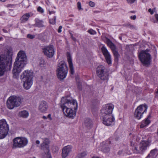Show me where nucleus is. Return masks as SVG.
Returning a JSON list of instances; mask_svg holds the SVG:
<instances>
[{"label": "nucleus", "instance_id": "obj_31", "mask_svg": "<svg viewBox=\"0 0 158 158\" xmlns=\"http://www.w3.org/2000/svg\"><path fill=\"white\" fill-rule=\"evenodd\" d=\"M86 155V152H84L79 155V158H84Z\"/></svg>", "mask_w": 158, "mask_h": 158}, {"label": "nucleus", "instance_id": "obj_44", "mask_svg": "<svg viewBox=\"0 0 158 158\" xmlns=\"http://www.w3.org/2000/svg\"><path fill=\"white\" fill-rule=\"evenodd\" d=\"M62 28V27L61 26H60L59 27V28L58 29V31L59 33H60L61 32Z\"/></svg>", "mask_w": 158, "mask_h": 158}, {"label": "nucleus", "instance_id": "obj_49", "mask_svg": "<svg viewBox=\"0 0 158 158\" xmlns=\"http://www.w3.org/2000/svg\"><path fill=\"white\" fill-rule=\"evenodd\" d=\"M43 118L44 119H46L47 118V117L45 116H43Z\"/></svg>", "mask_w": 158, "mask_h": 158}, {"label": "nucleus", "instance_id": "obj_16", "mask_svg": "<svg viewBox=\"0 0 158 158\" xmlns=\"http://www.w3.org/2000/svg\"><path fill=\"white\" fill-rule=\"evenodd\" d=\"M72 147L70 145H67L64 147L62 149V158H65L71 152Z\"/></svg>", "mask_w": 158, "mask_h": 158}, {"label": "nucleus", "instance_id": "obj_3", "mask_svg": "<svg viewBox=\"0 0 158 158\" xmlns=\"http://www.w3.org/2000/svg\"><path fill=\"white\" fill-rule=\"evenodd\" d=\"M27 62V58L25 52L22 51H19L14 63L12 71L14 78H17L18 77L19 73L23 69Z\"/></svg>", "mask_w": 158, "mask_h": 158}, {"label": "nucleus", "instance_id": "obj_9", "mask_svg": "<svg viewBox=\"0 0 158 158\" xmlns=\"http://www.w3.org/2000/svg\"><path fill=\"white\" fill-rule=\"evenodd\" d=\"M148 106L145 104H143L139 106L135 109L134 114V117L138 119H141L143 117L145 112H146Z\"/></svg>", "mask_w": 158, "mask_h": 158}, {"label": "nucleus", "instance_id": "obj_46", "mask_svg": "<svg viewBox=\"0 0 158 158\" xmlns=\"http://www.w3.org/2000/svg\"><path fill=\"white\" fill-rule=\"evenodd\" d=\"M47 118L49 120H51L52 119V118H51V115L50 114L48 115Z\"/></svg>", "mask_w": 158, "mask_h": 158}, {"label": "nucleus", "instance_id": "obj_35", "mask_svg": "<svg viewBox=\"0 0 158 158\" xmlns=\"http://www.w3.org/2000/svg\"><path fill=\"white\" fill-rule=\"evenodd\" d=\"M89 6L91 7H94L95 6V3L92 1L89 2Z\"/></svg>", "mask_w": 158, "mask_h": 158}, {"label": "nucleus", "instance_id": "obj_39", "mask_svg": "<svg viewBox=\"0 0 158 158\" xmlns=\"http://www.w3.org/2000/svg\"><path fill=\"white\" fill-rule=\"evenodd\" d=\"M35 37V35L31 34H28L27 35V37L30 39H33Z\"/></svg>", "mask_w": 158, "mask_h": 158}, {"label": "nucleus", "instance_id": "obj_14", "mask_svg": "<svg viewBox=\"0 0 158 158\" xmlns=\"http://www.w3.org/2000/svg\"><path fill=\"white\" fill-rule=\"evenodd\" d=\"M105 67L102 65L99 66L97 68V73L101 79L107 80L108 75L107 73L104 72Z\"/></svg>", "mask_w": 158, "mask_h": 158}, {"label": "nucleus", "instance_id": "obj_23", "mask_svg": "<svg viewBox=\"0 0 158 158\" xmlns=\"http://www.w3.org/2000/svg\"><path fill=\"white\" fill-rule=\"evenodd\" d=\"M107 144V143L105 144V142H103L101 144V146H102L101 150L104 152H106L109 150V148Z\"/></svg>", "mask_w": 158, "mask_h": 158}, {"label": "nucleus", "instance_id": "obj_19", "mask_svg": "<svg viewBox=\"0 0 158 158\" xmlns=\"http://www.w3.org/2000/svg\"><path fill=\"white\" fill-rule=\"evenodd\" d=\"M150 143L151 141L149 140L142 141L139 145V150L141 151L146 150L147 148L149 146Z\"/></svg>", "mask_w": 158, "mask_h": 158}, {"label": "nucleus", "instance_id": "obj_51", "mask_svg": "<svg viewBox=\"0 0 158 158\" xmlns=\"http://www.w3.org/2000/svg\"><path fill=\"white\" fill-rule=\"evenodd\" d=\"M6 0H0V1H1L2 2H5Z\"/></svg>", "mask_w": 158, "mask_h": 158}, {"label": "nucleus", "instance_id": "obj_34", "mask_svg": "<svg viewBox=\"0 0 158 158\" xmlns=\"http://www.w3.org/2000/svg\"><path fill=\"white\" fill-rule=\"evenodd\" d=\"M37 11L41 13H43L44 12V10L40 6H39L37 8Z\"/></svg>", "mask_w": 158, "mask_h": 158}, {"label": "nucleus", "instance_id": "obj_18", "mask_svg": "<svg viewBox=\"0 0 158 158\" xmlns=\"http://www.w3.org/2000/svg\"><path fill=\"white\" fill-rule=\"evenodd\" d=\"M151 114H149L145 119L143 120L140 124V128H143L148 126L151 122Z\"/></svg>", "mask_w": 158, "mask_h": 158}, {"label": "nucleus", "instance_id": "obj_38", "mask_svg": "<svg viewBox=\"0 0 158 158\" xmlns=\"http://www.w3.org/2000/svg\"><path fill=\"white\" fill-rule=\"evenodd\" d=\"M127 2L130 4H131L134 3L136 0H126Z\"/></svg>", "mask_w": 158, "mask_h": 158}, {"label": "nucleus", "instance_id": "obj_27", "mask_svg": "<svg viewBox=\"0 0 158 158\" xmlns=\"http://www.w3.org/2000/svg\"><path fill=\"white\" fill-rule=\"evenodd\" d=\"M106 43L112 50H114L115 49V46L114 45L109 39L106 40Z\"/></svg>", "mask_w": 158, "mask_h": 158}, {"label": "nucleus", "instance_id": "obj_6", "mask_svg": "<svg viewBox=\"0 0 158 158\" xmlns=\"http://www.w3.org/2000/svg\"><path fill=\"white\" fill-rule=\"evenodd\" d=\"M22 102V99L19 96L13 95L10 96L7 99L6 106L10 109H12L15 107H18Z\"/></svg>", "mask_w": 158, "mask_h": 158}, {"label": "nucleus", "instance_id": "obj_4", "mask_svg": "<svg viewBox=\"0 0 158 158\" xmlns=\"http://www.w3.org/2000/svg\"><path fill=\"white\" fill-rule=\"evenodd\" d=\"M20 79L23 88L26 90L29 89L33 84V72L28 70L24 71L21 75Z\"/></svg>", "mask_w": 158, "mask_h": 158}, {"label": "nucleus", "instance_id": "obj_52", "mask_svg": "<svg viewBox=\"0 0 158 158\" xmlns=\"http://www.w3.org/2000/svg\"><path fill=\"white\" fill-rule=\"evenodd\" d=\"M132 13H135V11H132Z\"/></svg>", "mask_w": 158, "mask_h": 158}, {"label": "nucleus", "instance_id": "obj_5", "mask_svg": "<svg viewBox=\"0 0 158 158\" xmlns=\"http://www.w3.org/2000/svg\"><path fill=\"white\" fill-rule=\"evenodd\" d=\"M68 68L64 61H61L58 64L56 69V74L58 78L63 79L67 76Z\"/></svg>", "mask_w": 158, "mask_h": 158}, {"label": "nucleus", "instance_id": "obj_26", "mask_svg": "<svg viewBox=\"0 0 158 158\" xmlns=\"http://www.w3.org/2000/svg\"><path fill=\"white\" fill-rule=\"evenodd\" d=\"M35 25L39 27H44L43 22L38 19H35Z\"/></svg>", "mask_w": 158, "mask_h": 158}, {"label": "nucleus", "instance_id": "obj_54", "mask_svg": "<svg viewBox=\"0 0 158 158\" xmlns=\"http://www.w3.org/2000/svg\"><path fill=\"white\" fill-rule=\"evenodd\" d=\"M73 40H75V39H73Z\"/></svg>", "mask_w": 158, "mask_h": 158}, {"label": "nucleus", "instance_id": "obj_48", "mask_svg": "<svg viewBox=\"0 0 158 158\" xmlns=\"http://www.w3.org/2000/svg\"><path fill=\"white\" fill-rule=\"evenodd\" d=\"M49 14L51 15L52 13H54V12L53 11H49Z\"/></svg>", "mask_w": 158, "mask_h": 158}, {"label": "nucleus", "instance_id": "obj_20", "mask_svg": "<svg viewBox=\"0 0 158 158\" xmlns=\"http://www.w3.org/2000/svg\"><path fill=\"white\" fill-rule=\"evenodd\" d=\"M48 108L47 102L44 101H41L39 106V110L42 113H46Z\"/></svg>", "mask_w": 158, "mask_h": 158}, {"label": "nucleus", "instance_id": "obj_21", "mask_svg": "<svg viewBox=\"0 0 158 158\" xmlns=\"http://www.w3.org/2000/svg\"><path fill=\"white\" fill-rule=\"evenodd\" d=\"M67 57L69 65V67L70 69V73L71 74H73L74 73V70L73 69V65L72 62V59L71 55L69 53L67 54Z\"/></svg>", "mask_w": 158, "mask_h": 158}, {"label": "nucleus", "instance_id": "obj_2", "mask_svg": "<svg viewBox=\"0 0 158 158\" xmlns=\"http://www.w3.org/2000/svg\"><path fill=\"white\" fill-rule=\"evenodd\" d=\"M12 56V50L10 48L0 55V76H2L5 71L11 69Z\"/></svg>", "mask_w": 158, "mask_h": 158}, {"label": "nucleus", "instance_id": "obj_47", "mask_svg": "<svg viewBox=\"0 0 158 158\" xmlns=\"http://www.w3.org/2000/svg\"><path fill=\"white\" fill-rule=\"evenodd\" d=\"M36 143L37 144H39L40 143V141L38 140H36Z\"/></svg>", "mask_w": 158, "mask_h": 158}, {"label": "nucleus", "instance_id": "obj_15", "mask_svg": "<svg viewBox=\"0 0 158 158\" xmlns=\"http://www.w3.org/2000/svg\"><path fill=\"white\" fill-rule=\"evenodd\" d=\"M103 123L106 126H110L114 124V118L112 114L104 116H101Z\"/></svg>", "mask_w": 158, "mask_h": 158}, {"label": "nucleus", "instance_id": "obj_17", "mask_svg": "<svg viewBox=\"0 0 158 158\" xmlns=\"http://www.w3.org/2000/svg\"><path fill=\"white\" fill-rule=\"evenodd\" d=\"M102 50L108 64H111V61L110 55L107 49L104 46H103L102 48Z\"/></svg>", "mask_w": 158, "mask_h": 158}, {"label": "nucleus", "instance_id": "obj_29", "mask_svg": "<svg viewBox=\"0 0 158 158\" xmlns=\"http://www.w3.org/2000/svg\"><path fill=\"white\" fill-rule=\"evenodd\" d=\"M155 19H151L152 21L154 23H158V14H156L155 15Z\"/></svg>", "mask_w": 158, "mask_h": 158}, {"label": "nucleus", "instance_id": "obj_32", "mask_svg": "<svg viewBox=\"0 0 158 158\" xmlns=\"http://www.w3.org/2000/svg\"><path fill=\"white\" fill-rule=\"evenodd\" d=\"M56 17H54L53 19H50L49 20L50 23L52 24H54L56 23Z\"/></svg>", "mask_w": 158, "mask_h": 158}, {"label": "nucleus", "instance_id": "obj_33", "mask_svg": "<svg viewBox=\"0 0 158 158\" xmlns=\"http://www.w3.org/2000/svg\"><path fill=\"white\" fill-rule=\"evenodd\" d=\"M88 31L91 34L94 35L96 34V32L92 29L89 30Z\"/></svg>", "mask_w": 158, "mask_h": 158}, {"label": "nucleus", "instance_id": "obj_37", "mask_svg": "<svg viewBox=\"0 0 158 158\" xmlns=\"http://www.w3.org/2000/svg\"><path fill=\"white\" fill-rule=\"evenodd\" d=\"M133 151L135 153H138L139 152V150L138 149L137 147L135 146L134 149L133 150Z\"/></svg>", "mask_w": 158, "mask_h": 158}, {"label": "nucleus", "instance_id": "obj_45", "mask_svg": "<svg viewBox=\"0 0 158 158\" xmlns=\"http://www.w3.org/2000/svg\"><path fill=\"white\" fill-rule=\"evenodd\" d=\"M59 150V148H58V147H57L56 148V149L55 150H54V149H53V148H52V151H53L54 152H57Z\"/></svg>", "mask_w": 158, "mask_h": 158}, {"label": "nucleus", "instance_id": "obj_42", "mask_svg": "<svg viewBox=\"0 0 158 158\" xmlns=\"http://www.w3.org/2000/svg\"><path fill=\"white\" fill-rule=\"evenodd\" d=\"M136 16L135 15L131 16L130 17V19H131L135 20L136 19Z\"/></svg>", "mask_w": 158, "mask_h": 158}, {"label": "nucleus", "instance_id": "obj_53", "mask_svg": "<svg viewBox=\"0 0 158 158\" xmlns=\"http://www.w3.org/2000/svg\"><path fill=\"white\" fill-rule=\"evenodd\" d=\"M2 39V38H0V40H1Z\"/></svg>", "mask_w": 158, "mask_h": 158}, {"label": "nucleus", "instance_id": "obj_41", "mask_svg": "<svg viewBox=\"0 0 158 158\" xmlns=\"http://www.w3.org/2000/svg\"><path fill=\"white\" fill-rule=\"evenodd\" d=\"M114 50H112L113 51V53L114 54V56L116 57H117L118 56V52H116V51H115Z\"/></svg>", "mask_w": 158, "mask_h": 158}, {"label": "nucleus", "instance_id": "obj_24", "mask_svg": "<svg viewBox=\"0 0 158 158\" xmlns=\"http://www.w3.org/2000/svg\"><path fill=\"white\" fill-rule=\"evenodd\" d=\"M85 125L87 127H90L93 125L92 121L89 118L85 119Z\"/></svg>", "mask_w": 158, "mask_h": 158}, {"label": "nucleus", "instance_id": "obj_11", "mask_svg": "<svg viewBox=\"0 0 158 158\" xmlns=\"http://www.w3.org/2000/svg\"><path fill=\"white\" fill-rule=\"evenodd\" d=\"M114 106L111 104L104 105L101 110V116H104L112 114Z\"/></svg>", "mask_w": 158, "mask_h": 158}, {"label": "nucleus", "instance_id": "obj_30", "mask_svg": "<svg viewBox=\"0 0 158 158\" xmlns=\"http://www.w3.org/2000/svg\"><path fill=\"white\" fill-rule=\"evenodd\" d=\"M44 35L43 34L41 33L38 34L37 35V38L42 41L44 40Z\"/></svg>", "mask_w": 158, "mask_h": 158}, {"label": "nucleus", "instance_id": "obj_8", "mask_svg": "<svg viewBox=\"0 0 158 158\" xmlns=\"http://www.w3.org/2000/svg\"><path fill=\"white\" fill-rule=\"evenodd\" d=\"M9 130V126L5 119L0 120V139L4 138Z\"/></svg>", "mask_w": 158, "mask_h": 158}, {"label": "nucleus", "instance_id": "obj_28", "mask_svg": "<svg viewBox=\"0 0 158 158\" xmlns=\"http://www.w3.org/2000/svg\"><path fill=\"white\" fill-rule=\"evenodd\" d=\"M28 112L26 110H23L19 112V115L23 118H27L28 116Z\"/></svg>", "mask_w": 158, "mask_h": 158}, {"label": "nucleus", "instance_id": "obj_7", "mask_svg": "<svg viewBox=\"0 0 158 158\" xmlns=\"http://www.w3.org/2000/svg\"><path fill=\"white\" fill-rule=\"evenodd\" d=\"M12 148H21L26 146L28 143L27 139L23 137H16L13 140Z\"/></svg>", "mask_w": 158, "mask_h": 158}, {"label": "nucleus", "instance_id": "obj_12", "mask_svg": "<svg viewBox=\"0 0 158 158\" xmlns=\"http://www.w3.org/2000/svg\"><path fill=\"white\" fill-rule=\"evenodd\" d=\"M139 58L141 62L144 64L148 65L151 62L150 56L144 51H142L139 55Z\"/></svg>", "mask_w": 158, "mask_h": 158}, {"label": "nucleus", "instance_id": "obj_25", "mask_svg": "<svg viewBox=\"0 0 158 158\" xmlns=\"http://www.w3.org/2000/svg\"><path fill=\"white\" fill-rule=\"evenodd\" d=\"M30 16V15L29 13H26L23 15L21 19L22 22H24L27 21Z\"/></svg>", "mask_w": 158, "mask_h": 158}, {"label": "nucleus", "instance_id": "obj_10", "mask_svg": "<svg viewBox=\"0 0 158 158\" xmlns=\"http://www.w3.org/2000/svg\"><path fill=\"white\" fill-rule=\"evenodd\" d=\"M50 141L48 139L45 138L43 139V143L41 144V149L45 151L42 158H52L49 152V145Z\"/></svg>", "mask_w": 158, "mask_h": 158}, {"label": "nucleus", "instance_id": "obj_50", "mask_svg": "<svg viewBox=\"0 0 158 158\" xmlns=\"http://www.w3.org/2000/svg\"><path fill=\"white\" fill-rule=\"evenodd\" d=\"M158 94V90H157V91L156 92V97H157L158 98V96L157 95Z\"/></svg>", "mask_w": 158, "mask_h": 158}, {"label": "nucleus", "instance_id": "obj_43", "mask_svg": "<svg viewBox=\"0 0 158 158\" xmlns=\"http://www.w3.org/2000/svg\"><path fill=\"white\" fill-rule=\"evenodd\" d=\"M148 12H150L151 14H153L154 13V11L153 10L151 9L150 8L148 9Z\"/></svg>", "mask_w": 158, "mask_h": 158}, {"label": "nucleus", "instance_id": "obj_1", "mask_svg": "<svg viewBox=\"0 0 158 158\" xmlns=\"http://www.w3.org/2000/svg\"><path fill=\"white\" fill-rule=\"evenodd\" d=\"M60 106L64 114L67 117L73 118L76 114V110L78 107L76 100L69 99L66 97L62 98Z\"/></svg>", "mask_w": 158, "mask_h": 158}, {"label": "nucleus", "instance_id": "obj_13", "mask_svg": "<svg viewBox=\"0 0 158 158\" xmlns=\"http://www.w3.org/2000/svg\"><path fill=\"white\" fill-rule=\"evenodd\" d=\"M42 50L44 54L49 58H52L55 54V50L52 45L45 46Z\"/></svg>", "mask_w": 158, "mask_h": 158}, {"label": "nucleus", "instance_id": "obj_36", "mask_svg": "<svg viewBox=\"0 0 158 158\" xmlns=\"http://www.w3.org/2000/svg\"><path fill=\"white\" fill-rule=\"evenodd\" d=\"M77 8L79 10H81V3L80 2H78L77 3Z\"/></svg>", "mask_w": 158, "mask_h": 158}, {"label": "nucleus", "instance_id": "obj_40", "mask_svg": "<svg viewBox=\"0 0 158 158\" xmlns=\"http://www.w3.org/2000/svg\"><path fill=\"white\" fill-rule=\"evenodd\" d=\"M157 152V150L156 149H154L152 150L150 152V154H151L152 155H154L155 154V152Z\"/></svg>", "mask_w": 158, "mask_h": 158}, {"label": "nucleus", "instance_id": "obj_22", "mask_svg": "<svg viewBox=\"0 0 158 158\" xmlns=\"http://www.w3.org/2000/svg\"><path fill=\"white\" fill-rule=\"evenodd\" d=\"M136 136H133L132 134H130V142L131 146H134L136 143V142L137 141H138L139 139H136Z\"/></svg>", "mask_w": 158, "mask_h": 158}]
</instances>
